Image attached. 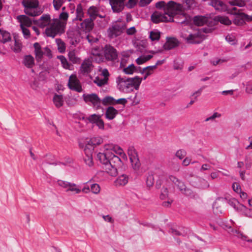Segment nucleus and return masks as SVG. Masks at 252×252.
Segmentation results:
<instances>
[{
	"instance_id": "f03ea898",
	"label": "nucleus",
	"mask_w": 252,
	"mask_h": 252,
	"mask_svg": "<svg viewBox=\"0 0 252 252\" xmlns=\"http://www.w3.org/2000/svg\"><path fill=\"white\" fill-rule=\"evenodd\" d=\"M65 23L60 20L55 19L50 23V26L45 30V33L48 37H54L57 34H61L64 32Z\"/></svg>"
},
{
	"instance_id": "09e8293b",
	"label": "nucleus",
	"mask_w": 252,
	"mask_h": 252,
	"mask_svg": "<svg viewBox=\"0 0 252 252\" xmlns=\"http://www.w3.org/2000/svg\"><path fill=\"white\" fill-rule=\"evenodd\" d=\"M149 37L152 41L158 40L160 38V32L158 31H151Z\"/></svg>"
},
{
	"instance_id": "a878e982",
	"label": "nucleus",
	"mask_w": 252,
	"mask_h": 252,
	"mask_svg": "<svg viewBox=\"0 0 252 252\" xmlns=\"http://www.w3.org/2000/svg\"><path fill=\"white\" fill-rule=\"evenodd\" d=\"M99 11L97 7L92 6L88 9L87 14L89 15L90 18L94 20L98 16Z\"/></svg>"
},
{
	"instance_id": "4d7b16f0",
	"label": "nucleus",
	"mask_w": 252,
	"mask_h": 252,
	"mask_svg": "<svg viewBox=\"0 0 252 252\" xmlns=\"http://www.w3.org/2000/svg\"><path fill=\"white\" fill-rule=\"evenodd\" d=\"M58 185L61 187L64 188L66 189H67L68 186L70 183V182H68L65 181H63L61 180H59L57 181Z\"/></svg>"
},
{
	"instance_id": "aec40b11",
	"label": "nucleus",
	"mask_w": 252,
	"mask_h": 252,
	"mask_svg": "<svg viewBox=\"0 0 252 252\" xmlns=\"http://www.w3.org/2000/svg\"><path fill=\"white\" fill-rule=\"evenodd\" d=\"M118 114V111L112 106L108 107L106 110L105 117L109 120L114 119Z\"/></svg>"
},
{
	"instance_id": "6e6552de",
	"label": "nucleus",
	"mask_w": 252,
	"mask_h": 252,
	"mask_svg": "<svg viewBox=\"0 0 252 252\" xmlns=\"http://www.w3.org/2000/svg\"><path fill=\"white\" fill-rule=\"evenodd\" d=\"M206 38V36L201 33V31H198L193 33L189 34L185 39L189 44H199Z\"/></svg>"
},
{
	"instance_id": "473e14b6",
	"label": "nucleus",
	"mask_w": 252,
	"mask_h": 252,
	"mask_svg": "<svg viewBox=\"0 0 252 252\" xmlns=\"http://www.w3.org/2000/svg\"><path fill=\"white\" fill-rule=\"evenodd\" d=\"M76 13V19L80 21H82V18L84 17V13L83 12V7L81 3H79L77 5Z\"/></svg>"
},
{
	"instance_id": "423d86ee",
	"label": "nucleus",
	"mask_w": 252,
	"mask_h": 252,
	"mask_svg": "<svg viewBox=\"0 0 252 252\" xmlns=\"http://www.w3.org/2000/svg\"><path fill=\"white\" fill-rule=\"evenodd\" d=\"M165 14L172 16V22H174L173 18L179 12L182 11L183 6L181 4L171 0L167 3Z\"/></svg>"
},
{
	"instance_id": "9b49d317",
	"label": "nucleus",
	"mask_w": 252,
	"mask_h": 252,
	"mask_svg": "<svg viewBox=\"0 0 252 252\" xmlns=\"http://www.w3.org/2000/svg\"><path fill=\"white\" fill-rule=\"evenodd\" d=\"M124 30L123 25L119 24H114L107 30L108 37L110 38L116 37L122 34Z\"/></svg>"
},
{
	"instance_id": "f3484780",
	"label": "nucleus",
	"mask_w": 252,
	"mask_h": 252,
	"mask_svg": "<svg viewBox=\"0 0 252 252\" xmlns=\"http://www.w3.org/2000/svg\"><path fill=\"white\" fill-rule=\"evenodd\" d=\"M167 39L166 42L163 45L165 50H170L179 45V42L177 39L174 37H167Z\"/></svg>"
},
{
	"instance_id": "20e7f679",
	"label": "nucleus",
	"mask_w": 252,
	"mask_h": 252,
	"mask_svg": "<svg viewBox=\"0 0 252 252\" xmlns=\"http://www.w3.org/2000/svg\"><path fill=\"white\" fill-rule=\"evenodd\" d=\"M142 81V78L138 76H135L133 78H128L127 79L121 77H119L117 78V82L119 83H124V86L126 89L133 87L136 90L139 89Z\"/></svg>"
},
{
	"instance_id": "a19ab883",
	"label": "nucleus",
	"mask_w": 252,
	"mask_h": 252,
	"mask_svg": "<svg viewBox=\"0 0 252 252\" xmlns=\"http://www.w3.org/2000/svg\"><path fill=\"white\" fill-rule=\"evenodd\" d=\"M94 147L90 143V140H89L87 143L86 144L85 147L84 148V152L85 154H87L88 153L93 154V151H94Z\"/></svg>"
},
{
	"instance_id": "7c9ffc66",
	"label": "nucleus",
	"mask_w": 252,
	"mask_h": 252,
	"mask_svg": "<svg viewBox=\"0 0 252 252\" xmlns=\"http://www.w3.org/2000/svg\"><path fill=\"white\" fill-rule=\"evenodd\" d=\"M128 180V176L126 174H123L117 179L115 183L117 185L125 186L127 183Z\"/></svg>"
},
{
	"instance_id": "0eeeda50",
	"label": "nucleus",
	"mask_w": 252,
	"mask_h": 252,
	"mask_svg": "<svg viewBox=\"0 0 252 252\" xmlns=\"http://www.w3.org/2000/svg\"><path fill=\"white\" fill-rule=\"evenodd\" d=\"M83 97L86 103L91 102L93 107L96 109L100 108L101 100L96 94H84Z\"/></svg>"
},
{
	"instance_id": "de8ad7c7",
	"label": "nucleus",
	"mask_w": 252,
	"mask_h": 252,
	"mask_svg": "<svg viewBox=\"0 0 252 252\" xmlns=\"http://www.w3.org/2000/svg\"><path fill=\"white\" fill-rule=\"evenodd\" d=\"M69 60L73 63H77L79 62V58L75 56V53L74 51H70L68 54Z\"/></svg>"
},
{
	"instance_id": "6e6d98bb",
	"label": "nucleus",
	"mask_w": 252,
	"mask_h": 252,
	"mask_svg": "<svg viewBox=\"0 0 252 252\" xmlns=\"http://www.w3.org/2000/svg\"><path fill=\"white\" fill-rule=\"evenodd\" d=\"M63 2V0H53V3L54 8L56 10H59Z\"/></svg>"
},
{
	"instance_id": "3c124183",
	"label": "nucleus",
	"mask_w": 252,
	"mask_h": 252,
	"mask_svg": "<svg viewBox=\"0 0 252 252\" xmlns=\"http://www.w3.org/2000/svg\"><path fill=\"white\" fill-rule=\"evenodd\" d=\"M213 209L214 214L217 215H218L220 214H222V209L221 206L219 205V204L217 202H215L213 204Z\"/></svg>"
},
{
	"instance_id": "ea45409f",
	"label": "nucleus",
	"mask_w": 252,
	"mask_h": 252,
	"mask_svg": "<svg viewBox=\"0 0 252 252\" xmlns=\"http://www.w3.org/2000/svg\"><path fill=\"white\" fill-rule=\"evenodd\" d=\"M94 82L99 87H102L107 84L108 81H107L106 78L103 79L100 78L99 77H96L95 78Z\"/></svg>"
},
{
	"instance_id": "ddd939ff",
	"label": "nucleus",
	"mask_w": 252,
	"mask_h": 252,
	"mask_svg": "<svg viewBox=\"0 0 252 252\" xmlns=\"http://www.w3.org/2000/svg\"><path fill=\"white\" fill-rule=\"evenodd\" d=\"M86 119L92 124H95L100 129L104 128V122L101 119V116L95 114L89 116Z\"/></svg>"
},
{
	"instance_id": "4c0bfd02",
	"label": "nucleus",
	"mask_w": 252,
	"mask_h": 252,
	"mask_svg": "<svg viewBox=\"0 0 252 252\" xmlns=\"http://www.w3.org/2000/svg\"><path fill=\"white\" fill-rule=\"evenodd\" d=\"M56 43L58 45V49L60 53H63L65 50V43L61 38L56 39Z\"/></svg>"
},
{
	"instance_id": "052dcab7",
	"label": "nucleus",
	"mask_w": 252,
	"mask_h": 252,
	"mask_svg": "<svg viewBox=\"0 0 252 252\" xmlns=\"http://www.w3.org/2000/svg\"><path fill=\"white\" fill-rule=\"evenodd\" d=\"M186 152L184 150H179L176 153V156L178 157L179 159H182L186 155Z\"/></svg>"
},
{
	"instance_id": "393cba45",
	"label": "nucleus",
	"mask_w": 252,
	"mask_h": 252,
	"mask_svg": "<svg viewBox=\"0 0 252 252\" xmlns=\"http://www.w3.org/2000/svg\"><path fill=\"white\" fill-rule=\"evenodd\" d=\"M17 19L21 24H23V26L30 27L32 25V20L26 15H19L17 16Z\"/></svg>"
},
{
	"instance_id": "680f3d73",
	"label": "nucleus",
	"mask_w": 252,
	"mask_h": 252,
	"mask_svg": "<svg viewBox=\"0 0 252 252\" xmlns=\"http://www.w3.org/2000/svg\"><path fill=\"white\" fill-rule=\"evenodd\" d=\"M20 27L22 30L23 33L25 38H29L30 36V31L24 26H23V24H20Z\"/></svg>"
},
{
	"instance_id": "a211bd4d",
	"label": "nucleus",
	"mask_w": 252,
	"mask_h": 252,
	"mask_svg": "<svg viewBox=\"0 0 252 252\" xmlns=\"http://www.w3.org/2000/svg\"><path fill=\"white\" fill-rule=\"evenodd\" d=\"M94 20L90 18L85 19L81 24V26L83 31H85L86 32H89L92 30L94 26Z\"/></svg>"
},
{
	"instance_id": "9d476101",
	"label": "nucleus",
	"mask_w": 252,
	"mask_h": 252,
	"mask_svg": "<svg viewBox=\"0 0 252 252\" xmlns=\"http://www.w3.org/2000/svg\"><path fill=\"white\" fill-rule=\"evenodd\" d=\"M151 20L153 23L156 24L160 22H172V16L167 15L165 12L162 13L156 11L151 15Z\"/></svg>"
},
{
	"instance_id": "864d4df0",
	"label": "nucleus",
	"mask_w": 252,
	"mask_h": 252,
	"mask_svg": "<svg viewBox=\"0 0 252 252\" xmlns=\"http://www.w3.org/2000/svg\"><path fill=\"white\" fill-rule=\"evenodd\" d=\"M167 3L164 1H160L157 2L155 4V6L157 8L159 9H163L164 10V12H165L166 11V7Z\"/></svg>"
},
{
	"instance_id": "e433bc0d",
	"label": "nucleus",
	"mask_w": 252,
	"mask_h": 252,
	"mask_svg": "<svg viewBox=\"0 0 252 252\" xmlns=\"http://www.w3.org/2000/svg\"><path fill=\"white\" fill-rule=\"evenodd\" d=\"M115 101V99H114L113 97L110 96H105L103 99L101 100V102L104 106H106L107 105H114V101Z\"/></svg>"
},
{
	"instance_id": "72a5a7b5",
	"label": "nucleus",
	"mask_w": 252,
	"mask_h": 252,
	"mask_svg": "<svg viewBox=\"0 0 252 252\" xmlns=\"http://www.w3.org/2000/svg\"><path fill=\"white\" fill-rule=\"evenodd\" d=\"M132 167L135 171H137L139 169L141 163L138 157H136V158H133L130 159Z\"/></svg>"
},
{
	"instance_id": "6ab92c4d",
	"label": "nucleus",
	"mask_w": 252,
	"mask_h": 252,
	"mask_svg": "<svg viewBox=\"0 0 252 252\" xmlns=\"http://www.w3.org/2000/svg\"><path fill=\"white\" fill-rule=\"evenodd\" d=\"M93 68V64L89 60H85L83 61L81 65V71L84 73H89L91 72Z\"/></svg>"
},
{
	"instance_id": "603ef678",
	"label": "nucleus",
	"mask_w": 252,
	"mask_h": 252,
	"mask_svg": "<svg viewBox=\"0 0 252 252\" xmlns=\"http://www.w3.org/2000/svg\"><path fill=\"white\" fill-rule=\"evenodd\" d=\"M90 143L93 144L94 147L100 145L102 143L103 140L99 137H95L92 138L90 139Z\"/></svg>"
},
{
	"instance_id": "79ce46f5",
	"label": "nucleus",
	"mask_w": 252,
	"mask_h": 252,
	"mask_svg": "<svg viewBox=\"0 0 252 252\" xmlns=\"http://www.w3.org/2000/svg\"><path fill=\"white\" fill-rule=\"evenodd\" d=\"M127 154L129 157V159H131L133 158H136L138 156L137 153L136 152L135 148L132 147H129L127 149Z\"/></svg>"
},
{
	"instance_id": "b1692460",
	"label": "nucleus",
	"mask_w": 252,
	"mask_h": 252,
	"mask_svg": "<svg viewBox=\"0 0 252 252\" xmlns=\"http://www.w3.org/2000/svg\"><path fill=\"white\" fill-rule=\"evenodd\" d=\"M23 63L28 68H32L34 65V60L32 55H26L23 58Z\"/></svg>"
},
{
	"instance_id": "49530a36",
	"label": "nucleus",
	"mask_w": 252,
	"mask_h": 252,
	"mask_svg": "<svg viewBox=\"0 0 252 252\" xmlns=\"http://www.w3.org/2000/svg\"><path fill=\"white\" fill-rule=\"evenodd\" d=\"M114 149V152L116 154L120 155L124 159H127L126 156L123 153V150L119 146H112Z\"/></svg>"
},
{
	"instance_id": "bb28decb",
	"label": "nucleus",
	"mask_w": 252,
	"mask_h": 252,
	"mask_svg": "<svg viewBox=\"0 0 252 252\" xmlns=\"http://www.w3.org/2000/svg\"><path fill=\"white\" fill-rule=\"evenodd\" d=\"M91 54L93 56L95 57V58L94 59L96 62L98 63L103 62L104 58L101 55L98 50V48H94L92 49Z\"/></svg>"
},
{
	"instance_id": "a18cd8bd",
	"label": "nucleus",
	"mask_w": 252,
	"mask_h": 252,
	"mask_svg": "<svg viewBox=\"0 0 252 252\" xmlns=\"http://www.w3.org/2000/svg\"><path fill=\"white\" fill-rule=\"evenodd\" d=\"M12 49L15 53H19L21 51L22 44L19 40H15L14 46Z\"/></svg>"
},
{
	"instance_id": "bf43d9fd",
	"label": "nucleus",
	"mask_w": 252,
	"mask_h": 252,
	"mask_svg": "<svg viewBox=\"0 0 252 252\" xmlns=\"http://www.w3.org/2000/svg\"><path fill=\"white\" fill-rule=\"evenodd\" d=\"M184 195L191 198H195L196 196V194L189 188L185 190Z\"/></svg>"
},
{
	"instance_id": "2f4dec72",
	"label": "nucleus",
	"mask_w": 252,
	"mask_h": 252,
	"mask_svg": "<svg viewBox=\"0 0 252 252\" xmlns=\"http://www.w3.org/2000/svg\"><path fill=\"white\" fill-rule=\"evenodd\" d=\"M169 179L171 182H172L179 189V190H182L183 188H184L185 184L183 182L179 180L176 177L171 176Z\"/></svg>"
},
{
	"instance_id": "69168bd1",
	"label": "nucleus",
	"mask_w": 252,
	"mask_h": 252,
	"mask_svg": "<svg viewBox=\"0 0 252 252\" xmlns=\"http://www.w3.org/2000/svg\"><path fill=\"white\" fill-rule=\"evenodd\" d=\"M246 91L248 94H252V81H250L247 83Z\"/></svg>"
},
{
	"instance_id": "dca6fc26",
	"label": "nucleus",
	"mask_w": 252,
	"mask_h": 252,
	"mask_svg": "<svg viewBox=\"0 0 252 252\" xmlns=\"http://www.w3.org/2000/svg\"><path fill=\"white\" fill-rule=\"evenodd\" d=\"M125 0H110V3L114 12H120L124 9Z\"/></svg>"
},
{
	"instance_id": "f704fd0d",
	"label": "nucleus",
	"mask_w": 252,
	"mask_h": 252,
	"mask_svg": "<svg viewBox=\"0 0 252 252\" xmlns=\"http://www.w3.org/2000/svg\"><path fill=\"white\" fill-rule=\"evenodd\" d=\"M216 19L217 21L220 22L221 24L225 25H230L232 23L231 21L225 16H218L216 17Z\"/></svg>"
},
{
	"instance_id": "f257e3e1",
	"label": "nucleus",
	"mask_w": 252,
	"mask_h": 252,
	"mask_svg": "<svg viewBox=\"0 0 252 252\" xmlns=\"http://www.w3.org/2000/svg\"><path fill=\"white\" fill-rule=\"evenodd\" d=\"M22 4L24 7L25 13L29 16L35 17L42 13L38 9L39 4L38 0H23Z\"/></svg>"
},
{
	"instance_id": "c756f323",
	"label": "nucleus",
	"mask_w": 252,
	"mask_h": 252,
	"mask_svg": "<svg viewBox=\"0 0 252 252\" xmlns=\"http://www.w3.org/2000/svg\"><path fill=\"white\" fill-rule=\"evenodd\" d=\"M53 102L57 108H60L63 105V100L62 95L55 94L54 96Z\"/></svg>"
},
{
	"instance_id": "2eb2a0df",
	"label": "nucleus",
	"mask_w": 252,
	"mask_h": 252,
	"mask_svg": "<svg viewBox=\"0 0 252 252\" xmlns=\"http://www.w3.org/2000/svg\"><path fill=\"white\" fill-rule=\"evenodd\" d=\"M245 21L249 22V15L244 13H238L235 15L233 23L237 26L243 25Z\"/></svg>"
},
{
	"instance_id": "412c9836",
	"label": "nucleus",
	"mask_w": 252,
	"mask_h": 252,
	"mask_svg": "<svg viewBox=\"0 0 252 252\" xmlns=\"http://www.w3.org/2000/svg\"><path fill=\"white\" fill-rule=\"evenodd\" d=\"M210 5L213 6L216 10L220 11H224L226 9L225 4L220 0H212Z\"/></svg>"
},
{
	"instance_id": "c03bdc74",
	"label": "nucleus",
	"mask_w": 252,
	"mask_h": 252,
	"mask_svg": "<svg viewBox=\"0 0 252 252\" xmlns=\"http://www.w3.org/2000/svg\"><path fill=\"white\" fill-rule=\"evenodd\" d=\"M198 181L200 182V184L193 185V186H194V187H195L196 188H201V189H206V188H207L209 187V184L204 179H199L198 180Z\"/></svg>"
},
{
	"instance_id": "c9c22d12",
	"label": "nucleus",
	"mask_w": 252,
	"mask_h": 252,
	"mask_svg": "<svg viewBox=\"0 0 252 252\" xmlns=\"http://www.w3.org/2000/svg\"><path fill=\"white\" fill-rule=\"evenodd\" d=\"M136 69V67L133 64H131L127 67L124 68L123 71L126 74H132L134 72H138Z\"/></svg>"
},
{
	"instance_id": "774afa93",
	"label": "nucleus",
	"mask_w": 252,
	"mask_h": 252,
	"mask_svg": "<svg viewBox=\"0 0 252 252\" xmlns=\"http://www.w3.org/2000/svg\"><path fill=\"white\" fill-rule=\"evenodd\" d=\"M43 50V55L47 56L49 58H51L52 55L51 50L47 47L44 48Z\"/></svg>"
},
{
	"instance_id": "37998d69",
	"label": "nucleus",
	"mask_w": 252,
	"mask_h": 252,
	"mask_svg": "<svg viewBox=\"0 0 252 252\" xmlns=\"http://www.w3.org/2000/svg\"><path fill=\"white\" fill-rule=\"evenodd\" d=\"M232 6H238L239 7H244L246 5V2L242 0H231L229 2Z\"/></svg>"
},
{
	"instance_id": "f8f14e48",
	"label": "nucleus",
	"mask_w": 252,
	"mask_h": 252,
	"mask_svg": "<svg viewBox=\"0 0 252 252\" xmlns=\"http://www.w3.org/2000/svg\"><path fill=\"white\" fill-rule=\"evenodd\" d=\"M68 85L69 88L77 92H81L82 91L81 86L79 84V80L76 75H71L68 80Z\"/></svg>"
},
{
	"instance_id": "7ed1b4c3",
	"label": "nucleus",
	"mask_w": 252,
	"mask_h": 252,
	"mask_svg": "<svg viewBox=\"0 0 252 252\" xmlns=\"http://www.w3.org/2000/svg\"><path fill=\"white\" fill-rule=\"evenodd\" d=\"M122 163L121 158L112 152L108 164H106V172L111 176H116L118 174V168L121 166Z\"/></svg>"
},
{
	"instance_id": "13d9d810",
	"label": "nucleus",
	"mask_w": 252,
	"mask_h": 252,
	"mask_svg": "<svg viewBox=\"0 0 252 252\" xmlns=\"http://www.w3.org/2000/svg\"><path fill=\"white\" fill-rule=\"evenodd\" d=\"M100 190V187L97 184H93L91 186V190L94 194L98 193Z\"/></svg>"
},
{
	"instance_id": "4468645a",
	"label": "nucleus",
	"mask_w": 252,
	"mask_h": 252,
	"mask_svg": "<svg viewBox=\"0 0 252 252\" xmlns=\"http://www.w3.org/2000/svg\"><path fill=\"white\" fill-rule=\"evenodd\" d=\"M33 22L34 24L37 26L41 28H44L49 25L51 23V21L50 16L49 14H44L40 19L34 21Z\"/></svg>"
},
{
	"instance_id": "8fccbe9b",
	"label": "nucleus",
	"mask_w": 252,
	"mask_h": 252,
	"mask_svg": "<svg viewBox=\"0 0 252 252\" xmlns=\"http://www.w3.org/2000/svg\"><path fill=\"white\" fill-rule=\"evenodd\" d=\"M58 58L60 59L63 68L65 69L69 68L70 64L63 56H60Z\"/></svg>"
},
{
	"instance_id": "cd10ccee",
	"label": "nucleus",
	"mask_w": 252,
	"mask_h": 252,
	"mask_svg": "<svg viewBox=\"0 0 252 252\" xmlns=\"http://www.w3.org/2000/svg\"><path fill=\"white\" fill-rule=\"evenodd\" d=\"M11 40V36L9 32L0 29V41L5 43Z\"/></svg>"
},
{
	"instance_id": "0e129e2a",
	"label": "nucleus",
	"mask_w": 252,
	"mask_h": 252,
	"mask_svg": "<svg viewBox=\"0 0 252 252\" xmlns=\"http://www.w3.org/2000/svg\"><path fill=\"white\" fill-rule=\"evenodd\" d=\"M252 66V63L251 62H248L246 64L241 65L239 69H240L241 72L242 71H245L248 69H250Z\"/></svg>"
},
{
	"instance_id": "1a4fd4ad",
	"label": "nucleus",
	"mask_w": 252,
	"mask_h": 252,
	"mask_svg": "<svg viewBox=\"0 0 252 252\" xmlns=\"http://www.w3.org/2000/svg\"><path fill=\"white\" fill-rule=\"evenodd\" d=\"M113 145H108L105 146L106 151L104 153H99L97 154V157L101 163L105 165V168H106V164H108L109 158L112 156V151H114Z\"/></svg>"
},
{
	"instance_id": "338daca9",
	"label": "nucleus",
	"mask_w": 252,
	"mask_h": 252,
	"mask_svg": "<svg viewBox=\"0 0 252 252\" xmlns=\"http://www.w3.org/2000/svg\"><path fill=\"white\" fill-rule=\"evenodd\" d=\"M233 190L237 193H239L241 191V187L237 183H234L232 185Z\"/></svg>"
},
{
	"instance_id": "4be33fe9",
	"label": "nucleus",
	"mask_w": 252,
	"mask_h": 252,
	"mask_svg": "<svg viewBox=\"0 0 252 252\" xmlns=\"http://www.w3.org/2000/svg\"><path fill=\"white\" fill-rule=\"evenodd\" d=\"M194 24L197 26H202L208 22L207 17L204 16H195L193 19Z\"/></svg>"
},
{
	"instance_id": "58836bf2",
	"label": "nucleus",
	"mask_w": 252,
	"mask_h": 252,
	"mask_svg": "<svg viewBox=\"0 0 252 252\" xmlns=\"http://www.w3.org/2000/svg\"><path fill=\"white\" fill-rule=\"evenodd\" d=\"M84 160L85 163L89 166L91 167L93 165L94 162L93 160L92 154L88 153L85 154L84 157Z\"/></svg>"
},
{
	"instance_id": "e2e57ef3",
	"label": "nucleus",
	"mask_w": 252,
	"mask_h": 252,
	"mask_svg": "<svg viewBox=\"0 0 252 252\" xmlns=\"http://www.w3.org/2000/svg\"><path fill=\"white\" fill-rule=\"evenodd\" d=\"M168 189L167 188H162L161 190V194L160 195V198L161 199H164L168 195Z\"/></svg>"
},
{
	"instance_id": "c85d7f7f",
	"label": "nucleus",
	"mask_w": 252,
	"mask_h": 252,
	"mask_svg": "<svg viewBox=\"0 0 252 252\" xmlns=\"http://www.w3.org/2000/svg\"><path fill=\"white\" fill-rule=\"evenodd\" d=\"M66 192L70 191L74 194H79L81 192L79 186L74 183H70Z\"/></svg>"
},
{
	"instance_id": "39448f33",
	"label": "nucleus",
	"mask_w": 252,
	"mask_h": 252,
	"mask_svg": "<svg viewBox=\"0 0 252 252\" xmlns=\"http://www.w3.org/2000/svg\"><path fill=\"white\" fill-rule=\"evenodd\" d=\"M104 58L107 61L114 62L118 58L117 50L110 44H106L102 48Z\"/></svg>"
},
{
	"instance_id": "5701e85b",
	"label": "nucleus",
	"mask_w": 252,
	"mask_h": 252,
	"mask_svg": "<svg viewBox=\"0 0 252 252\" xmlns=\"http://www.w3.org/2000/svg\"><path fill=\"white\" fill-rule=\"evenodd\" d=\"M35 58L37 62H40L43 55V51L41 50V46L39 43L35 42L33 44Z\"/></svg>"
},
{
	"instance_id": "5fc2aeb1",
	"label": "nucleus",
	"mask_w": 252,
	"mask_h": 252,
	"mask_svg": "<svg viewBox=\"0 0 252 252\" xmlns=\"http://www.w3.org/2000/svg\"><path fill=\"white\" fill-rule=\"evenodd\" d=\"M154 177L152 174H149L147 176L146 184L149 187L153 186L154 183Z\"/></svg>"
}]
</instances>
